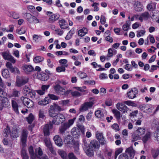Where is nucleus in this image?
Listing matches in <instances>:
<instances>
[{
    "label": "nucleus",
    "mask_w": 159,
    "mask_h": 159,
    "mask_svg": "<svg viewBox=\"0 0 159 159\" xmlns=\"http://www.w3.org/2000/svg\"><path fill=\"white\" fill-rule=\"evenodd\" d=\"M9 134H10L11 138H16L19 136V132L17 128L16 127L13 128L11 131L9 127L7 126L6 128L4 129V136L7 137L8 136Z\"/></svg>",
    "instance_id": "1"
},
{
    "label": "nucleus",
    "mask_w": 159,
    "mask_h": 159,
    "mask_svg": "<svg viewBox=\"0 0 159 159\" xmlns=\"http://www.w3.org/2000/svg\"><path fill=\"white\" fill-rule=\"evenodd\" d=\"M52 124L53 125H58L64 122L66 120V117L63 114L59 113L56 115L55 116L53 117Z\"/></svg>",
    "instance_id": "2"
},
{
    "label": "nucleus",
    "mask_w": 159,
    "mask_h": 159,
    "mask_svg": "<svg viewBox=\"0 0 159 159\" xmlns=\"http://www.w3.org/2000/svg\"><path fill=\"white\" fill-rule=\"evenodd\" d=\"M60 83L61 81L57 80L55 82V85L53 86V87L56 93L59 95L61 96L63 93L65 89L60 85Z\"/></svg>",
    "instance_id": "3"
},
{
    "label": "nucleus",
    "mask_w": 159,
    "mask_h": 159,
    "mask_svg": "<svg viewBox=\"0 0 159 159\" xmlns=\"http://www.w3.org/2000/svg\"><path fill=\"white\" fill-rule=\"evenodd\" d=\"M25 19L30 23L37 24L39 22V21L36 17L30 13L26 14Z\"/></svg>",
    "instance_id": "4"
},
{
    "label": "nucleus",
    "mask_w": 159,
    "mask_h": 159,
    "mask_svg": "<svg viewBox=\"0 0 159 159\" xmlns=\"http://www.w3.org/2000/svg\"><path fill=\"white\" fill-rule=\"evenodd\" d=\"M20 99L24 104L28 108H31L34 106V102L30 99L25 97H22L20 98Z\"/></svg>",
    "instance_id": "5"
},
{
    "label": "nucleus",
    "mask_w": 159,
    "mask_h": 159,
    "mask_svg": "<svg viewBox=\"0 0 159 159\" xmlns=\"http://www.w3.org/2000/svg\"><path fill=\"white\" fill-rule=\"evenodd\" d=\"M116 107L119 110L122 111L123 114L128 113L129 111H130V110L129 109L127 106L122 103H117L116 104Z\"/></svg>",
    "instance_id": "6"
},
{
    "label": "nucleus",
    "mask_w": 159,
    "mask_h": 159,
    "mask_svg": "<svg viewBox=\"0 0 159 159\" xmlns=\"http://www.w3.org/2000/svg\"><path fill=\"white\" fill-rule=\"evenodd\" d=\"M94 104V103L92 101L85 102L81 105L80 111L81 112L86 111L89 109L91 108Z\"/></svg>",
    "instance_id": "7"
},
{
    "label": "nucleus",
    "mask_w": 159,
    "mask_h": 159,
    "mask_svg": "<svg viewBox=\"0 0 159 159\" xmlns=\"http://www.w3.org/2000/svg\"><path fill=\"white\" fill-rule=\"evenodd\" d=\"M0 110H2L3 108L6 107L10 106V103L8 98L4 97L0 100Z\"/></svg>",
    "instance_id": "8"
},
{
    "label": "nucleus",
    "mask_w": 159,
    "mask_h": 159,
    "mask_svg": "<svg viewBox=\"0 0 159 159\" xmlns=\"http://www.w3.org/2000/svg\"><path fill=\"white\" fill-rule=\"evenodd\" d=\"M133 89L127 92V97L129 99H133L136 98L138 93V90L137 88H134Z\"/></svg>",
    "instance_id": "9"
},
{
    "label": "nucleus",
    "mask_w": 159,
    "mask_h": 159,
    "mask_svg": "<svg viewBox=\"0 0 159 159\" xmlns=\"http://www.w3.org/2000/svg\"><path fill=\"white\" fill-rule=\"evenodd\" d=\"M52 124L51 121L49 123V124H47L44 125L43 129V130L45 136L49 135L50 133L49 129H52Z\"/></svg>",
    "instance_id": "10"
},
{
    "label": "nucleus",
    "mask_w": 159,
    "mask_h": 159,
    "mask_svg": "<svg viewBox=\"0 0 159 159\" xmlns=\"http://www.w3.org/2000/svg\"><path fill=\"white\" fill-rule=\"evenodd\" d=\"M28 81V78L27 77H21L20 79H18L16 81L17 86L20 87Z\"/></svg>",
    "instance_id": "11"
},
{
    "label": "nucleus",
    "mask_w": 159,
    "mask_h": 159,
    "mask_svg": "<svg viewBox=\"0 0 159 159\" xmlns=\"http://www.w3.org/2000/svg\"><path fill=\"white\" fill-rule=\"evenodd\" d=\"M96 135L97 139L99 140L101 145H104L106 143V142L102 133L97 132L96 134Z\"/></svg>",
    "instance_id": "12"
},
{
    "label": "nucleus",
    "mask_w": 159,
    "mask_h": 159,
    "mask_svg": "<svg viewBox=\"0 0 159 159\" xmlns=\"http://www.w3.org/2000/svg\"><path fill=\"white\" fill-rule=\"evenodd\" d=\"M27 136V130H23L21 137V142L24 147L26 145Z\"/></svg>",
    "instance_id": "13"
},
{
    "label": "nucleus",
    "mask_w": 159,
    "mask_h": 159,
    "mask_svg": "<svg viewBox=\"0 0 159 159\" xmlns=\"http://www.w3.org/2000/svg\"><path fill=\"white\" fill-rule=\"evenodd\" d=\"M17 102V100L16 98H13L11 99V105L13 109L16 113L18 114V106Z\"/></svg>",
    "instance_id": "14"
},
{
    "label": "nucleus",
    "mask_w": 159,
    "mask_h": 159,
    "mask_svg": "<svg viewBox=\"0 0 159 159\" xmlns=\"http://www.w3.org/2000/svg\"><path fill=\"white\" fill-rule=\"evenodd\" d=\"M99 146L98 142L96 140H93L90 142L89 146L95 151V149H98Z\"/></svg>",
    "instance_id": "15"
},
{
    "label": "nucleus",
    "mask_w": 159,
    "mask_h": 159,
    "mask_svg": "<svg viewBox=\"0 0 159 159\" xmlns=\"http://www.w3.org/2000/svg\"><path fill=\"white\" fill-rule=\"evenodd\" d=\"M60 15L58 14H54L49 16L48 21L50 23H53L59 18Z\"/></svg>",
    "instance_id": "16"
},
{
    "label": "nucleus",
    "mask_w": 159,
    "mask_h": 159,
    "mask_svg": "<svg viewBox=\"0 0 159 159\" xmlns=\"http://www.w3.org/2000/svg\"><path fill=\"white\" fill-rule=\"evenodd\" d=\"M53 139L55 144L59 147L61 146L63 144L61 138L58 135H55Z\"/></svg>",
    "instance_id": "17"
},
{
    "label": "nucleus",
    "mask_w": 159,
    "mask_h": 159,
    "mask_svg": "<svg viewBox=\"0 0 159 159\" xmlns=\"http://www.w3.org/2000/svg\"><path fill=\"white\" fill-rule=\"evenodd\" d=\"M139 108L140 110L146 112L147 110H151L153 108L152 106L150 104H143L139 106Z\"/></svg>",
    "instance_id": "18"
},
{
    "label": "nucleus",
    "mask_w": 159,
    "mask_h": 159,
    "mask_svg": "<svg viewBox=\"0 0 159 159\" xmlns=\"http://www.w3.org/2000/svg\"><path fill=\"white\" fill-rule=\"evenodd\" d=\"M134 6V9L138 12L142 11L143 8V6L141 4V2L139 1L136 2Z\"/></svg>",
    "instance_id": "19"
},
{
    "label": "nucleus",
    "mask_w": 159,
    "mask_h": 159,
    "mask_svg": "<svg viewBox=\"0 0 159 159\" xmlns=\"http://www.w3.org/2000/svg\"><path fill=\"white\" fill-rule=\"evenodd\" d=\"M71 133L73 137H78L80 134V130L78 128H74L71 130Z\"/></svg>",
    "instance_id": "20"
},
{
    "label": "nucleus",
    "mask_w": 159,
    "mask_h": 159,
    "mask_svg": "<svg viewBox=\"0 0 159 159\" xmlns=\"http://www.w3.org/2000/svg\"><path fill=\"white\" fill-rule=\"evenodd\" d=\"M84 149L85 152L87 156L89 157H92L93 155L94 150L92 149L89 147L85 148L84 147Z\"/></svg>",
    "instance_id": "21"
},
{
    "label": "nucleus",
    "mask_w": 159,
    "mask_h": 159,
    "mask_svg": "<svg viewBox=\"0 0 159 159\" xmlns=\"http://www.w3.org/2000/svg\"><path fill=\"white\" fill-rule=\"evenodd\" d=\"M125 152L129 155L130 159L133 158L134 155V151L132 147H131L126 149Z\"/></svg>",
    "instance_id": "22"
},
{
    "label": "nucleus",
    "mask_w": 159,
    "mask_h": 159,
    "mask_svg": "<svg viewBox=\"0 0 159 159\" xmlns=\"http://www.w3.org/2000/svg\"><path fill=\"white\" fill-rule=\"evenodd\" d=\"M69 127L68 123H65L62 124L59 127V130L60 133H63Z\"/></svg>",
    "instance_id": "23"
},
{
    "label": "nucleus",
    "mask_w": 159,
    "mask_h": 159,
    "mask_svg": "<svg viewBox=\"0 0 159 159\" xmlns=\"http://www.w3.org/2000/svg\"><path fill=\"white\" fill-rule=\"evenodd\" d=\"M149 17V14L148 12L146 11L142 13L139 18V20L142 22L143 20H147Z\"/></svg>",
    "instance_id": "24"
},
{
    "label": "nucleus",
    "mask_w": 159,
    "mask_h": 159,
    "mask_svg": "<svg viewBox=\"0 0 159 159\" xmlns=\"http://www.w3.org/2000/svg\"><path fill=\"white\" fill-rule=\"evenodd\" d=\"M58 23L60 27L62 29H66L67 27V24L65 20L63 19H60L58 21Z\"/></svg>",
    "instance_id": "25"
},
{
    "label": "nucleus",
    "mask_w": 159,
    "mask_h": 159,
    "mask_svg": "<svg viewBox=\"0 0 159 159\" xmlns=\"http://www.w3.org/2000/svg\"><path fill=\"white\" fill-rule=\"evenodd\" d=\"M23 69L26 73L33 71L34 70L33 67L30 65H25L23 66Z\"/></svg>",
    "instance_id": "26"
},
{
    "label": "nucleus",
    "mask_w": 159,
    "mask_h": 159,
    "mask_svg": "<svg viewBox=\"0 0 159 159\" xmlns=\"http://www.w3.org/2000/svg\"><path fill=\"white\" fill-rule=\"evenodd\" d=\"M95 115L100 120H103L104 119V115L102 112L98 110L95 112Z\"/></svg>",
    "instance_id": "27"
},
{
    "label": "nucleus",
    "mask_w": 159,
    "mask_h": 159,
    "mask_svg": "<svg viewBox=\"0 0 159 159\" xmlns=\"http://www.w3.org/2000/svg\"><path fill=\"white\" fill-rule=\"evenodd\" d=\"M68 65H61L57 67L56 69V71L58 72H64L66 70V67L68 66Z\"/></svg>",
    "instance_id": "28"
},
{
    "label": "nucleus",
    "mask_w": 159,
    "mask_h": 159,
    "mask_svg": "<svg viewBox=\"0 0 159 159\" xmlns=\"http://www.w3.org/2000/svg\"><path fill=\"white\" fill-rule=\"evenodd\" d=\"M57 115V113H55V109L51 105L49 110V116L51 117H53Z\"/></svg>",
    "instance_id": "29"
},
{
    "label": "nucleus",
    "mask_w": 159,
    "mask_h": 159,
    "mask_svg": "<svg viewBox=\"0 0 159 159\" xmlns=\"http://www.w3.org/2000/svg\"><path fill=\"white\" fill-rule=\"evenodd\" d=\"M147 9L149 11H153L156 9V4L155 3L151 2L147 6Z\"/></svg>",
    "instance_id": "30"
},
{
    "label": "nucleus",
    "mask_w": 159,
    "mask_h": 159,
    "mask_svg": "<svg viewBox=\"0 0 159 159\" xmlns=\"http://www.w3.org/2000/svg\"><path fill=\"white\" fill-rule=\"evenodd\" d=\"M145 132V129L143 127H139L135 131L136 134L141 136Z\"/></svg>",
    "instance_id": "31"
},
{
    "label": "nucleus",
    "mask_w": 159,
    "mask_h": 159,
    "mask_svg": "<svg viewBox=\"0 0 159 159\" xmlns=\"http://www.w3.org/2000/svg\"><path fill=\"white\" fill-rule=\"evenodd\" d=\"M112 112L114 114L117 120H120L121 117L120 113V112L115 109H113L112 110Z\"/></svg>",
    "instance_id": "32"
},
{
    "label": "nucleus",
    "mask_w": 159,
    "mask_h": 159,
    "mask_svg": "<svg viewBox=\"0 0 159 159\" xmlns=\"http://www.w3.org/2000/svg\"><path fill=\"white\" fill-rule=\"evenodd\" d=\"M29 151L32 159H35L36 158V154L34 152L33 148L32 146H30L29 148Z\"/></svg>",
    "instance_id": "33"
},
{
    "label": "nucleus",
    "mask_w": 159,
    "mask_h": 159,
    "mask_svg": "<svg viewBox=\"0 0 159 159\" xmlns=\"http://www.w3.org/2000/svg\"><path fill=\"white\" fill-rule=\"evenodd\" d=\"M87 30L86 28H83L78 31V34L79 36L82 37L84 36L87 33Z\"/></svg>",
    "instance_id": "34"
},
{
    "label": "nucleus",
    "mask_w": 159,
    "mask_h": 159,
    "mask_svg": "<svg viewBox=\"0 0 159 159\" xmlns=\"http://www.w3.org/2000/svg\"><path fill=\"white\" fill-rule=\"evenodd\" d=\"M75 30L74 28L72 29L67 33L65 39L68 40L70 39L72 37V35L75 33Z\"/></svg>",
    "instance_id": "35"
},
{
    "label": "nucleus",
    "mask_w": 159,
    "mask_h": 159,
    "mask_svg": "<svg viewBox=\"0 0 159 159\" xmlns=\"http://www.w3.org/2000/svg\"><path fill=\"white\" fill-rule=\"evenodd\" d=\"M116 52L117 51L116 50H115L112 48H110L108 50L107 57H112L113 55L116 54Z\"/></svg>",
    "instance_id": "36"
},
{
    "label": "nucleus",
    "mask_w": 159,
    "mask_h": 159,
    "mask_svg": "<svg viewBox=\"0 0 159 159\" xmlns=\"http://www.w3.org/2000/svg\"><path fill=\"white\" fill-rule=\"evenodd\" d=\"M44 58L40 56L35 57L34 59V61L35 63H39L44 60Z\"/></svg>",
    "instance_id": "37"
},
{
    "label": "nucleus",
    "mask_w": 159,
    "mask_h": 159,
    "mask_svg": "<svg viewBox=\"0 0 159 159\" xmlns=\"http://www.w3.org/2000/svg\"><path fill=\"white\" fill-rule=\"evenodd\" d=\"M37 77L38 79L43 81L47 80L48 78V76L46 75V74H43V75L40 73L37 75Z\"/></svg>",
    "instance_id": "38"
},
{
    "label": "nucleus",
    "mask_w": 159,
    "mask_h": 159,
    "mask_svg": "<svg viewBox=\"0 0 159 159\" xmlns=\"http://www.w3.org/2000/svg\"><path fill=\"white\" fill-rule=\"evenodd\" d=\"M20 93L18 91L15 89H14L12 92V94H9L8 96L9 98H11L13 97H17L19 96Z\"/></svg>",
    "instance_id": "39"
},
{
    "label": "nucleus",
    "mask_w": 159,
    "mask_h": 159,
    "mask_svg": "<svg viewBox=\"0 0 159 159\" xmlns=\"http://www.w3.org/2000/svg\"><path fill=\"white\" fill-rule=\"evenodd\" d=\"M151 134L150 132H148L144 136L142 140L144 143H146L150 138Z\"/></svg>",
    "instance_id": "40"
},
{
    "label": "nucleus",
    "mask_w": 159,
    "mask_h": 159,
    "mask_svg": "<svg viewBox=\"0 0 159 159\" xmlns=\"http://www.w3.org/2000/svg\"><path fill=\"white\" fill-rule=\"evenodd\" d=\"M58 153L63 159H67V154L65 151L62 150H59Z\"/></svg>",
    "instance_id": "41"
},
{
    "label": "nucleus",
    "mask_w": 159,
    "mask_h": 159,
    "mask_svg": "<svg viewBox=\"0 0 159 159\" xmlns=\"http://www.w3.org/2000/svg\"><path fill=\"white\" fill-rule=\"evenodd\" d=\"M49 103L48 98H45L44 100L39 101L38 102V104L40 105H45Z\"/></svg>",
    "instance_id": "42"
},
{
    "label": "nucleus",
    "mask_w": 159,
    "mask_h": 159,
    "mask_svg": "<svg viewBox=\"0 0 159 159\" xmlns=\"http://www.w3.org/2000/svg\"><path fill=\"white\" fill-rule=\"evenodd\" d=\"M21 155L23 159H29V156L26 153V151L25 149H22Z\"/></svg>",
    "instance_id": "43"
},
{
    "label": "nucleus",
    "mask_w": 159,
    "mask_h": 159,
    "mask_svg": "<svg viewBox=\"0 0 159 159\" xmlns=\"http://www.w3.org/2000/svg\"><path fill=\"white\" fill-rule=\"evenodd\" d=\"M1 54L4 59L7 60H8L11 55L9 52H3L1 53Z\"/></svg>",
    "instance_id": "44"
},
{
    "label": "nucleus",
    "mask_w": 159,
    "mask_h": 159,
    "mask_svg": "<svg viewBox=\"0 0 159 159\" xmlns=\"http://www.w3.org/2000/svg\"><path fill=\"white\" fill-rule=\"evenodd\" d=\"M2 76L5 78H8L9 76V72L8 70L4 69L2 72Z\"/></svg>",
    "instance_id": "45"
},
{
    "label": "nucleus",
    "mask_w": 159,
    "mask_h": 159,
    "mask_svg": "<svg viewBox=\"0 0 159 159\" xmlns=\"http://www.w3.org/2000/svg\"><path fill=\"white\" fill-rule=\"evenodd\" d=\"M6 66L8 70H9L11 72L13 71L12 70L14 67H13L12 64L10 62H7L6 64Z\"/></svg>",
    "instance_id": "46"
},
{
    "label": "nucleus",
    "mask_w": 159,
    "mask_h": 159,
    "mask_svg": "<svg viewBox=\"0 0 159 159\" xmlns=\"http://www.w3.org/2000/svg\"><path fill=\"white\" fill-rule=\"evenodd\" d=\"M159 150L158 149L153 150L152 151V155L155 159L159 155Z\"/></svg>",
    "instance_id": "47"
},
{
    "label": "nucleus",
    "mask_w": 159,
    "mask_h": 159,
    "mask_svg": "<svg viewBox=\"0 0 159 159\" xmlns=\"http://www.w3.org/2000/svg\"><path fill=\"white\" fill-rule=\"evenodd\" d=\"M77 75L81 79L85 78L87 77L86 74L82 71H79L77 73Z\"/></svg>",
    "instance_id": "48"
},
{
    "label": "nucleus",
    "mask_w": 159,
    "mask_h": 159,
    "mask_svg": "<svg viewBox=\"0 0 159 159\" xmlns=\"http://www.w3.org/2000/svg\"><path fill=\"white\" fill-rule=\"evenodd\" d=\"M130 23H128V22H127L126 23L123 25L122 27L123 30L125 31H127L129 29L130 27Z\"/></svg>",
    "instance_id": "49"
},
{
    "label": "nucleus",
    "mask_w": 159,
    "mask_h": 159,
    "mask_svg": "<svg viewBox=\"0 0 159 159\" xmlns=\"http://www.w3.org/2000/svg\"><path fill=\"white\" fill-rule=\"evenodd\" d=\"M132 141H134L140 139L141 137L139 135L136 134V133L135 132V133L132 135Z\"/></svg>",
    "instance_id": "50"
},
{
    "label": "nucleus",
    "mask_w": 159,
    "mask_h": 159,
    "mask_svg": "<svg viewBox=\"0 0 159 159\" xmlns=\"http://www.w3.org/2000/svg\"><path fill=\"white\" fill-rule=\"evenodd\" d=\"M31 90L30 89L29 87L25 86L23 89V93L24 94H29L30 92H31Z\"/></svg>",
    "instance_id": "51"
},
{
    "label": "nucleus",
    "mask_w": 159,
    "mask_h": 159,
    "mask_svg": "<svg viewBox=\"0 0 159 159\" xmlns=\"http://www.w3.org/2000/svg\"><path fill=\"white\" fill-rule=\"evenodd\" d=\"M34 119L33 115L32 114H30L29 116L27 118V120L29 124H31Z\"/></svg>",
    "instance_id": "52"
},
{
    "label": "nucleus",
    "mask_w": 159,
    "mask_h": 159,
    "mask_svg": "<svg viewBox=\"0 0 159 159\" xmlns=\"http://www.w3.org/2000/svg\"><path fill=\"white\" fill-rule=\"evenodd\" d=\"M71 95L74 97H78L80 96L82 94L77 91H75L71 92Z\"/></svg>",
    "instance_id": "53"
},
{
    "label": "nucleus",
    "mask_w": 159,
    "mask_h": 159,
    "mask_svg": "<svg viewBox=\"0 0 159 159\" xmlns=\"http://www.w3.org/2000/svg\"><path fill=\"white\" fill-rule=\"evenodd\" d=\"M124 103L128 106H131L132 107H136V104L134 102L131 101H127L124 102Z\"/></svg>",
    "instance_id": "54"
},
{
    "label": "nucleus",
    "mask_w": 159,
    "mask_h": 159,
    "mask_svg": "<svg viewBox=\"0 0 159 159\" xmlns=\"http://www.w3.org/2000/svg\"><path fill=\"white\" fill-rule=\"evenodd\" d=\"M7 95V93L0 88V100L2 99V98L5 97Z\"/></svg>",
    "instance_id": "55"
},
{
    "label": "nucleus",
    "mask_w": 159,
    "mask_h": 159,
    "mask_svg": "<svg viewBox=\"0 0 159 159\" xmlns=\"http://www.w3.org/2000/svg\"><path fill=\"white\" fill-rule=\"evenodd\" d=\"M44 142L45 143L46 146L48 148H50L52 146L51 141L49 139H44Z\"/></svg>",
    "instance_id": "56"
},
{
    "label": "nucleus",
    "mask_w": 159,
    "mask_h": 159,
    "mask_svg": "<svg viewBox=\"0 0 159 159\" xmlns=\"http://www.w3.org/2000/svg\"><path fill=\"white\" fill-rule=\"evenodd\" d=\"M118 159H129V157L127 154L122 153L119 156Z\"/></svg>",
    "instance_id": "57"
},
{
    "label": "nucleus",
    "mask_w": 159,
    "mask_h": 159,
    "mask_svg": "<svg viewBox=\"0 0 159 159\" xmlns=\"http://www.w3.org/2000/svg\"><path fill=\"white\" fill-rule=\"evenodd\" d=\"M16 33L19 34H24L25 33V31L23 28H21L20 29H17L16 30Z\"/></svg>",
    "instance_id": "58"
},
{
    "label": "nucleus",
    "mask_w": 159,
    "mask_h": 159,
    "mask_svg": "<svg viewBox=\"0 0 159 159\" xmlns=\"http://www.w3.org/2000/svg\"><path fill=\"white\" fill-rule=\"evenodd\" d=\"M33 39L35 42H37L38 41L39 39H41L42 36L41 35H38L37 34H34L33 35Z\"/></svg>",
    "instance_id": "59"
},
{
    "label": "nucleus",
    "mask_w": 159,
    "mask_h": 159,
    "mask_svg": "<svg viewBox=\"0 0 159 159\" xmlns=\"http://www.w3.org/2000/svg\"><path fill=\"white\" fill-rule=\"evenodd\" d=\"M137 36L138 37H139L143 35L145 33V30H142L140 31H137Z\"/></svg>",
    "instance_id": "60"
},
{
    "label": "nucleus",
    "mask_w": 159,
    "mask_h": 159,
    "mask_svg": "<svg viewBox=\"0 0 159 159\" xmlns=\"http://www.w3.org/2000/svg\"><path fill=\"white\" fill-rule=\"evenodd\" d=\"M47 65L49 67L52 68L53 67V63L52 62L50 59H47Z\"/></svg>",
    "instance_id": "61"
},
{
    "label": "nucleus",
    "mask_w": 159,
    "mask_h": 159,
    "mask_svg": "<svg viewBox=\"0 0 159 159\" xmlns=\"http://www.w3.org/2000/svg\"><path fill=\"white\" fill-rule=\"evenodd\" d=\"M39 116L40 118L44 119L45 117V116L44 115V112L42 110H40L39 112Z\"/></svg>",
    "instance_id": "62"
},
{
    "label": "nucleus",
    "mask_w": 159,
    "mask_h": 159,
    "mask_svg": "<svg viewBox=\"0 0 159 159\" xmlns=\"http://www.w3.org/2000/svg\"><path fill=\"white\" fill-rule=\"evenodd\" d=\"M74 88L81 92L84 93V94L88 93V91L87 90L83 89V88L81 87H74Z\"/></svg>",
    "instance_id": "63"
},
{
    "label": "nucleus",
    "mask_w": 159,
    "mask_h": 159,
    "mask_svg": "<svg viewBox=\"0 0 159 159\" xmlns=\"http://www.w3.org/2000/svg\"><path fill=\"white\" fill-rule=\"evenodd\" d=\"M48 96L50 99L54 100H57L59 98V97L52 94H48Z\"/></svg>",
    "instance_id": "64"
}]
</instances>
